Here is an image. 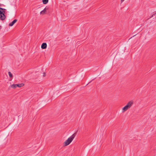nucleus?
<instances>
[{
    "instance_id": "11",
    "label": "nucleus",
    "mask_w": 156,
    "mask_h": 156,
    "mask_svg": "<svg viewBox=\"0 0 156 156\" xmlns=\"http://www.w3.org/2000/svg\"><path fill=\"white\" fill-rule=\"evenodd\" d=\"M45 76V73H44V74H43V76Z\"/></svg>"
},
{
    "instance_id": "10",
    "label": "nucleus",
    "mask_w": 156,
    "mask_h": 156,
    "mask_svg": "<svg viewBox=\"0 0 156 156\" xmlns=\"http://www.w3.org/2000/svg\"><path fill=\"white\" fill-rule=\"evenodd\" d=\"M8 74L10 77L12 78L13 76L11 72H8Z\"/></svg>"
},
{
    "instance_id": "4",
    "label": "nucleus",
    "mask_w": 156,
    "mask_h": 156,
    "mask_svg": "<svg viewBox=\"0 0 156 156\" xmlns=\"http://www.w3.org/2000/svg\"><path fill=\"white\" fill-rule=\"evenodd\" d=\"M47 46V44L46 43H44L41 45V48L43 49H44L46 48Z\"/></svg>"
},
{
    "instance_id": "2",
    "label": "nucleus",
    "mask_w": 156,
    "mask_h": 156,
    "mask_svg": "<svg viewBox=\"0 0 156 156\" xmlns=\"http://www.w3.org/2000/svg\"><path fill=\"white\" fill-rule=\"evenodd\" d=\"M75 136V134H73L64 142V146H66L69 145L73 140Z\"/></svg>"
},
{
    "instance_id": "7",
    "label": "nucleus",
    "mask_w": 156,
    "mask_h": 156,
    "mask_svg": "<svg viewBox=\"0 0 156 156\" xmlns=\"http://www.w3.org/2000/svg\"><path fill=\"white\" fill-rule=\"evenodd\" d=\"M16 85L17 87H20L23 86L24 85V84L23 83H21L19 84H16Z\"/></svg>"
},
{
    "instance_id": "9",
    "label": "nucleus",
    "mask_w": 156,
    "mask_h": 156,
    "mask_svg": "<svg viewBox=\"0 0 156 156\" xmlns=\"http://www.w3.org/2000/svg\"><path fill=\"white\" fill-rule=\"evenodd\" d=\"M48 1V0H42V2L44 4H47Z\"/></svg>"
},
{
    "instance_id": "3",
    "label": "nucleus",
    "mask_w": 156,
    "mask_h": 156,
    "mask_svg": "<svg viewBox=\"0 0 156 156\" xmlns=\"http://www.w3.org/2000/svg\"><path fill=\"white\" fill-rule=\"evenodd\" d=\"M4 9L0 8V19L1 20H4L6 18L5 15V11H3Z\"/></svg>"
},
{
    "instance_id": "8",
    "label": "nucleus",
    "mask_w": 156,
    "mask_h": 156,
    "mask_svg": "<svg viewBox=\"0 0 156 156\" xmlns=\"http://www.w3.org/2000/svg\"><path fill=\"white\" fill-rule=\"evenodd\" d=\"M10 86L12 88H13V89H15L17 87L16 84H13L11 85Z\"/></svg>"
},
{
    "instance_id": "12",
    "label": "nucleus",
    "mask_w": 156,
    "mask_h": 156,
    "mask_svg": "<svg viewBox=\"0 0 156 156\" xmlns=\"http://www.w3.org/2000/svg\"><path fill=\"white\" fill-rule=\"evenodd\" d=\"M124 0H121V2H123L124 1Z\"/></svg>"
},
{
    "instance_id": "6",
    "label": "nucleus",
    "mask_w": 156,
    "mask_h": 156,
    "mask_svg": "<svg viewBox=\"0 0 156 156\" xmlns=\"http://www.w3.org/2000/svg\"><path fill=\"white\" fill-rule=\"evenodd\" d=\"M17 20L16 19L14 20L11 23H10L9 25L10 26H12L17 21Z\"/></svg>"
},
{
    "instance_id": "1",
    "label": "nucleus",
    "mask_w": 156,
    "mask_h": 156,
    "mask_svg": "<svg viewBox=\"0 0 156 156\" xmlns=\"http://www.w3.org/2000/svg\"><path fill=\"white\" fill-rule=\"evenodd\" d=\"M134 101L133 100L130 101L128 102L126 105L122 109V112H124L126 111L128 109L130 108L133 105Z\"/></svg>"
},
{
    "instance_id": "5",
    "label": "nucleus",
    "mask_w": 156,
    "mask_h": 156,
    "mask_svg": "<svg viewBox=\"0 0 156 156\" xmlns=\"http://www.w3.org/2000/svg\"><path fill=\"white\" fill-rule=\"evenodd\" d=\"M48 9V8H46V7L42 11L40 12V14L41 15H44L45 13V12L47 11V10Z\"/></svg>"
}]
</instances>
